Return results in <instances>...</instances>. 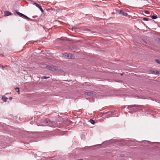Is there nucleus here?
Returning <instances> with one entry per match:
<instances>
[{
    "mask_svg": "<svg viewBox=\"0 0 160 160\" xmlns=\"http://www.w3.org/2000/svg\"><path fill=\"white\" fill-rule=\"evenodd\" d=\"M8 98L5 97L4 96H3L2 97V99L3 101L5 102H6L7 100L8 99Z\"/></svg>",
    "mask_w": 160,
    "mask_h": 160,
    "instance_id": "0eeeda50",
    "label": "nucleus"
},
{
    "mask_svg": "<svg viewBox=\"0 0 160 160\" xmlns=\"http://www.w3.org/2000/svg\"><path fill=\"white\" fill-rule=\"evenodd\" d=\"M16 12L20 17H22V13L19 12L17 11H16Z\"/></svg>",
    "mask_w": 160,
    "mask_h": 160,
    "instance_id": "1a4fd4ad",
    "label": "nucleus"
},
{
    "mask_svg": "<svg viewBox=\"0 0 160 160\" xmlns=\"http://www.w3.org/2000/svg\"><path fill=\"white\" fill-rule=\"evenodd\" d=\"M49 78V77H46V76H43L42 77V78L45 79H47Z\"/></svg>",
    "mask_w": 160,
    "mask_h": 160,
    "instance_id": "6ab92c4d",
    "label": "nucleus"
},
{
    "mask_svg": "<svg viewBox=\"0 0 160 160\" xmlns=\"http://www.w3.org/2000/svg\"><path fill=\"white\" fill-rule=\"evenodd\" d=\"M46 68L52 71H54L56 70L57 67H53L51 66H47Z\"/></svg>",
    "mask_w": 160,
    "mask_h": 160,
    "instance_id": "20e7f679",
    "label": "nucleus"
},
{
    "mask_svg": "<svg viewBox=\"0 0 160 160\" xmlns=\"http://www.w3.org/2000/svg\"><path fill=\"white\" fill-rule=\"evenodd\" d=\"M116 12L118 14L124 16H126L128 15L127 13L123 12L122 10L117 9L116 10Z\"/></svg>",
    "mask_w": 160,
    "mask_h": 160,
    "instance_id": "7ed1b4c3",
    "label": "nucleus"
},
{
    "mask_svg": "<svg viewBox=\"0 0 160 160\" xmlns=\"http://www.w3.org/2000/svg\"><path fill=\"white\" fill-rule=\"evenodd\" d=\"M143 20L145 21H148V18H143Z\"/></svg>",
    "mask_w": 160,
    "mask_h": 160,
    "instance_id": "a211bd4d",
    "label": "nucleus"
},
{
    "mask_svg": "<svg viewBox=\"0 0 160 160\" xmlns=\"http://www.w3.org/2000/svg\"><path fill=\"white\" fill-rule=\"evenodd\" d=\"M65 56L66 57V58L68 59H72L73 58V55L71 54H65Z\"/></svg>",
    "mask_w": 160,
    "mask_h": 160,
    "instance_id": "39448f33",
    "label": "nucleus"
},
{
    "mask_svg": "<svg viewBox=\"0 0 160 160\" xmlns=\"http://www.w3.org/2000/svg\"><path fill=\"white\" fill-rule=\"evenodd\" d=\"M11 12L8 11H6L5 12V15L6 16H8L9 15H11Z\"/></svg>",
    "mask_w": 160,
    "mask_h": 160,
    "instance_id": "423d86ee",
    "label": "nucleus"
},
{
    "mask_svg": "<svg viewBox=\"0 0 160 160\" xmlns=\"http://www.w3.org/2000/svg\"><path fill=\"white\" fill-rule=\"evenodd\" d=\"M2 67V68H4V67Z\"/></svg>",
    "mask_w": 160,
    "mask_h": 160,
    "instance_id": "393cba45",
    "label": "nucleus"
},
{
    "mask_svg": "<svg viewBox=\"0 0 160 160\" xmlns=\"http://www.w3.org/2000/svg\"><path fill=\"white\" fill-rule=\"evenodd\" d=\"M151 17L152 19H156L157 18V16L155 15H152L151 16Z\"/></svg>",
    "mask_w": 160,
    "mask_h": 160,
    "instance_id": "2eb2a0df",
    "label": "nucleus"
},
{
    "mask_svg": "<svg viewBox=\"0 0 160 160\" xmlns=\"http://www.w3.org/2000/svg\"><path fill=\"white\" fill-rule=\"evenodd\" d=\"M139 107V106H136V105H131L128 106L127 107V108H128L129 110H133L134 111H137L138 110V108Z\"/></svg>",
    "mask_w": 160,
    "mask_h": 160,
    "instance_id": "f257e3e1",
    "label": "nucleus"
},
{
    "mask_svg": "<svg viewBox=\"0 0 160 160\" xmlns=\"http://www.w3.org/2000/svg\"><path fill=\"white\" fill-rule=\"evenodd\" d=\"M102 115H106L105 117L106 118H109L112 117L114 115V112H112L109 111L107 112H103L102 113Z\"/></svg>",
    "mask_w": 160,
    "mask_h": 160,
    "instance_id": "f03ea898",
    "label": "nucleus"
},
{
    "mask_svg": "<svg viewBox=\"0 0 160 160\" xmlns=\"http://www.w3.org/2000/svg\"><path fill=\"white\" fill-rule=\"evenodd\" d=\"M17 91V92L18 93V94H19V93H20V91Z\"/></svg>",
    "mask_w": 160,
    "mask_h": 160,
    "instance_id": "5701e85b",
    "label": "nucleus"
},
{
    "mask_svg": "<svg viewBox=\"0 0 160 160\" xmlns=\"http://www.w3.org/2000/svg\"><path fill=\"white\" fill-rule=\"evenodd\" d=\"M89 122L91 123H92V124H94L95 123V122L92 119H90V120H89Z\"/></svg>",
    "mask_w": 160,
    "mask_h": 160,
    "instance_id": "9b49d317",
    "label": "nucleus"
},
{
    "mask_svg": "<svg viewBox=\"0 0 160 160\" xmlns=\"http://www.w3.org/2000/svg\"><path fill=\"white\" fill-rule=\"evenodd\" d=\"M38 8H39V9H40V10H41V11L42 12H43L44 11L42 9V7H41V6H40L39 7H38Z\"/></svg>",
    "mask_w": 160,
    "mask_h": 160,
    "instance_id": "dca6fc26",
    "label": "nucleus"
},
{
    "mask_svg": "<svg viewBox=\"0 0 160 160\" xmlns=\"http://www.w3.org/2000/svg\"><path fill=\"white\" fill-rule=\"evenodd\" d=\"M145 142H148V141H145Z\"/></svg>",
    "mask_w": 160,
    "mask_h": 160,
    "instance_id": "a878e982",
    "label": "nucleus"
},
{
    "mask_svg": "<svg viewBox=\"0 0 160 160\" xmlns=\"http://www.w3.org/2000/svg\"><path fill=\"white\" fill-rule=\"evenodd\" d=\"M12 99V97H9V100H11Z\"/></svg>",
    "mask_w": 160,
    "mask_h": 160,
    "instance_id": "4be33fe9",
    "label": "nucleus"
},
{
    "mask_svg": "<svg viewBox=\"0 0 160 160\" xmlns=\"http://www.w3.org/2000/svg\"><path fill=\"white\" fill-rule=\"evenodd\" d=\"M85 94L88 96H90L91 95V94H92V93L91 92H85Z\"/></svg>",
    "mask_w": 160,
    "mask_h": 160,
    "instance_id": "f8f14e48",
    "label": "nucleus"
},
{
    "mask_svg": "<svg viewBox=\"0 0 160 160\" xmlns=\"http://www.w3.org/2000/svg\"><path fill=\"white\" fill-rule=\"evenodd\" d=\"M21 17H24L25 18H26V19H30V20L31 19L30 18H29V17H28L27 16H26L24 15L23 14H22V15Z\"/></svg>",
    "mask_w": 160,
    "mask_h": 160,
    "instance_id": "9d476101",
    "label": "nucleus"
},
{
    "mask_svg": "<svg viewBox=\"0 0 160 160\" xmlns=\"http://www.w3.org/2000/svg\"><path fill=\"white\" fill-rule=\"evenodd\" d=\"M85 30H86V31H90V30L89 29H85Z\"/></svg>",
    "mask_w": 160,
    "mask_h": 160,
    "instance_id": "b1692460",
    "label": "nucleus"
},
{
    "mask_svg": "<svg viewBox=\"0 0 160 160\" xmlns=\"http://www.w3.org/2000/svg\"><path fill=\"white\" fill-rule=\"evenodd\" d=\"M14 89H15V90H16V89H18V90H19V88H18V87H17L16 88H14Z\"/></svg>",
    "mask_w": 160,
    "mask_h": 160,
    "instance_id": "412c9836",
    "label": "nucleus"
},
{
    "mask_svg": "<svg viewBox=\"0 0 160 160\" xmlns=\"http://www.w3.org/2000/svg\"><path fill=\"white\" fill-rule=\"evenodd\" d=\"M153 72L156 74L158 75L160 74V73L159 72V71H157V70H154L153 71Z\"/></svg>",
    "mask_w": 160,
    "mask_h": 160,
    "instance_id": "6e6552de",
    "label": "nucleus"
},
{
    "mask_svg": "<svg viewBox=\"0 0 160 160\" xmlns=\"http://www.w3.org/2000/svg\"><path fill=\"white\" fill-rule=\"evenodd\" d=\"M156 62L159 64H160V60L158 59L155 60Z\"/></svg>",
    "mask_w": 160,
    "mask_h": 160,
    "instance_id": "f3484780",
    "label": "nucleus"
},
{
    "mask_svg": "<svg viewBox=\"0 0 160 160\" xmlns=\"http://www.w3.org/2000/svg\"><path fill=\"white\" fill-rule=\"evenodd\" d=\"M76 29H77V28L75 27H73L72 28V30H75Z\"/></svg>",
    "mask_w": 160,
    "mask_h": 160,
    "instance_id": "aec40b11",
    "label": "nucleus"
},
{
    "mask_svg": "<svg viewBox=\"0 0 160 160\" xmlns=\"http://www.w3.org/2000/svg\"><path fill=\"white\" fill-rule=\"evenodd\" d=\"M42 122L44 123H47L48 122V121L46 120H43Z\"/></svg>",
    "mask_w": 160,
    "mask_h": 160,
    "instance_id": "4468645a",
    "label": "nucleus"
},
{
    "mask_svg": "<svg viewBox=\"0 0 160 160\" xmlns=\"http://www.w3.org/2000/svg\"><path fill=\"white\" fill-rule=\"evenodd\" d=\"M33 4L34 5H35V6H36L38 8V7L40 6V5H39L36 2H34L33 3Z\"/></svg>",
    "mask_w": 160,
    "mask_h": 160,
    "instance_id": "ddd939ff",
    "label": "nucleus"
}]
</instances>
